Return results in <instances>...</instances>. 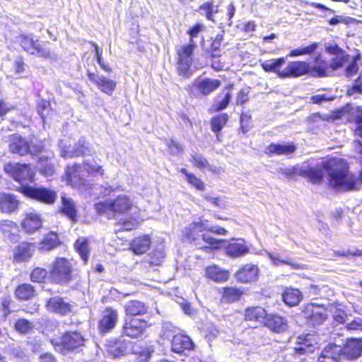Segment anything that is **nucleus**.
Instances as JSON below:
<instances>
[{
  "label": "nucleus",
  "instance_id": "obj_4",
  "mask_svg": "<svg viewBox=\"0 0 362 362\" xmlns=\"http://www.w3.org/2000/svg\"><path fill=\"white\" fill-rule=\"evenodd\" d=\"M134 205L127 196H118L114 201L106 200L95 204L98 214L111 219L116 214H124L134 209Z\"/></svg>",
  "mask_w": 362,
  "mask_h": 362
},
{
  "label": "nucleus",
  "instance_id": "obj_9",
  "mask_svg": "<svg viewBox=\"0 0 362 362\" xmlns=\"http://www.w3.org/2000/svg\"><path fill=\"white\" fill-rule=\"evenodd\" d=\"M18 38L19 45L28 54L44 59L51 57L50 50L42 45L38 39H34L33 35L22 33L18 35Z\"/></svg>",
  "mask_w": 362,
  "mask_h": 362
},
{
  "label": "nucleus",
  "instance_id": "obj_11",
  "mask_svg": "<svg viewBox=\"0 0 362 362\" xmlns=\"http://www.w3.org/2000/svg\"><path fill=\"white\" fill-rule=\"evenodd\" d=\"M8 149L10 152L20 156H23L28 153L33 154L34 152H42L43 151L42 146H38L35 150L32 149L30 142L24 137L17 134H11L8 136Z\"/></svg>",
  "mask_w": 362,
  "mask_h": 362
},
{
  "label": "nucleus",
  "instance_id": "obj_15",
  "mask_svg": "<svg viewBox=\"0 0 362 362\" xmlns=\"http://www.w3.org/2000/svg\"><path fill=\"white\" fill-rule=\"evenodd\" d=\"M88 79L94 83L103 93L112 95L117 87V82L105 76H99L97 74L87 71Z\"/></svg>",
  "mask_w": 362,
  "mask_h": 362
},
{
  "label": "nucleus",
  "instance_id": "obj_52",
  "mask_svg": "<svg viewBox=\"0 0 362 362\" xmlns=\"http://www.w3.org/2000/svg\"><path fill=\"white\" fill-rule=\"evenodd\" d=\"M240 126L243 133L247 132L252 127V116L247 112H241L240 115Z\"/></svg>",
  "mask_w": 362,
  "mask_h": 362
},
{
  "label": "nucleus",
  "instance_id": "obj_33",
  "mask_svg": "<svg viewBox=\"0 0 362 362\" xmlns=\"http://www.w3.org/2000/svg\"><path fill=\"white\" fill-rule=\"evenodd\" d=\"M206 276L214 281H225L228 279V272L216 265L209 266L206 269Z\"/></svg>",
  "mask_w": 362,
  "mask_h": 362
},
{
  "label": "nucleus",
  "instance_id": "obj_25",
  "mask_svg": "<svg viewBox=\"0 0 362 362\" xmlns=\"http://www.w3.org/2000/svg\"><path fill=\"white\" fill-rule=\"evenodd\" d=\"M341 347L336 344H329L322 351L317 362H337L341 355Z\"/></svg>",
  "mask_w": 362,
  "mask_h": 362
},
{
  "label": "nucleus",
  "instance_id": "obj_51",
  "mask_svg": "<svg viewBox=\"0 0 362 362\" xmlns=\"http://www.w3.org/2000/svg\"><path fill=\"white\" fill-rule=\"evenodd\" d=\"M83 168L89 175H103L102 167L96 163L95 160H86L83 163Z\"/></svg>",
  "mask_w": 362,
  "mask_h": 362
},
{
  "label": "nucleus",
  "instance_id": "obj_63",
  "mask_svg": "<svg viewBox=\"0 0 362 362\" xmlns=\"http://www.w3.org/2000/svg\"><path fill=\"white\" fill-rule=\"evenodd\" d=\"M249 100V90L246 88L240 89L236 95V105L245 104Z\"/></svg>",
  "mask_w": 362,
  "mask_h": 362
},
{
  "label": "nucleus",
  "instance_id": "obj_24",
  "mask_svg": "<svg viewBox=\"0 0 362 362\" xmlns=\"http://www.w3.org/2000/svg\"><path fill=\"white\" fill-rule=\"evenodd\" d=\"M259 273V268L254 264H245L236 273V278L238 281L247 283L257 279Z\"/></svg>",
  "mask_w": 362,
  "mask_h": 362
},
{
  "label": "nucleus",
  "instance_id": "obj_64",
  "mask_svg": "<svg viewBox=\"0 0 362 362\" xmlns=\"http://www.w3.org/2000/svg\"><path fill=\"white\" fill-rule=\"evenodd\" d=\"M358 71V66L355 61H351L344 70V74L346 77L351 78Z\"/></svg>",
  "mask_w": 362,
  "mask_h": 362
},
{
  "label": "nucleus",
  "instance_id": "obj_19",
  "mask_svg": "<svg viewBox=\"0 0 362 362\" xmlns=\"http://www.w3.org/2000/svg\"><path fill=\"white\" fill-rule=\"evenodd\" d=\"M118 320V314L116 310L107 308L102 313V319L99 323V329L102 332H107L113 329Z\"/></svg>",
  "mask_w": 362,
  "mask_h": 362
},
{
  "label": "nucleus",
  "instance_id": "obj_44",
  "mask_svg": "<svg viewBox=\"0 0 362 362\" xmlns=\"http://www.w3.org/2000/svg\"><path fill=\"white\" fill-rule=\"evenodd\" d=\"M194 165L204 173H211L218 175L222 172L220 167L209 164L208 160H194Z\"/></svg>",
  "mask_w": 362,
  "mask_h": 362
},
{
  "label": "nucleus",
  "instance_id": "obj_56",
  "mask_svg": "<svg viewBox=\"0 0 362 362\" xmlns=\"http://www.w3.org/2000/svg\"><path fill=\"white\" fill-rule=\"evenodd\" d=\"M37 110L39 115L40 116L43 122L45 123L46 119V115L45 114V112L46 110H51L50 102L49 100L44 99L41 100L37 105Z\"/></svg>",
  "mask_w": 362,
  "mask_h": 362
},
{
  "label": "nucleus",
  "instance_id": "obj_42",
  "mask_svg": "<svg viewBox=\"0 0 362 362\" xmlns=\"http://www.w3.org/2000/svg\"><path fill=\"white\" fill-rule=\"evenodd\" d=\"M180 172L185 175V180L194 188L199 191H204L205 184L204 182L196 177L194 174L189 173L186 169L182 168Z\"/></svg>",
  "mask_w": 362,
  "mask_h": 362
},
{
  "label": "nucleus",
  "instance_id": "obj_10",
  "mask_svg": "<svg viewBox=\"0 0 362 362\" xmlns=\"http://www.w3.org/2000/svg\"><path fill=\"white\" fill-rule=\"evenodd\" d=\"M18 190L27 197L47 204H53L57 198L54 191L45 187H35L23 184Z\"/></svg>",
  "mask_w": 362,
  "mask_h": 362
},
{
  "label": "nucleus",
  "instance_id": "obj_16",
  "mask_svg": "<svg viewBox=\"0 0 362 362\" xmlns=\"http://www.w3.org/2000/svg\"><path fill=\"white\" fill-rule=\"evenodd\" d=\"M46 308L50 313L66 315L71 312L72 305L60 296H54L46 302Z\"/></svg>",
  "mask_w": 362,
  "mask_h": 362
},
{
  "label": "nucleus",
  "instance_id": "obj_29",
  "mask_svg": "<svg viewBox=\"0 0 362 362\" xmlns=\"http://www.w3.org/2000/svg\"><path fill=\"white\" fill-rule=\"evenodd\" d=\"M61 211L72 222H76L77 221L76 206L71 198L62 196Z\"/></svg>",
  "mask_w": 362,
  "mask_h": 362
},
{
  "label": "nucleus",
  "instance_id": "obj_47",
  "mask_svg": "<svg viewBox=\"0 0 362 362\" xmlns=\"http://www.w3.org/2000/svg\"><path fill=\"white\" fill-rule=\"evenodd\" d=\"M35 291L30 284H22L18 286L16 290V296L21 300H28L34 296Z\"/></svg>",
  "mask_w": 362,
  "mask_h": 362
},
{
  "label": "nucleus",
  "instance_id": "obj_5",
  "mask_svg": "<svg viewBox=\"0 0 362 362\" xmlns=\"http://www.w3.org/2000/svg\"><path fill=\"white\" fill-rule=\"evenodd\" d=\"M52 281L58 284H66L74 277L75 270L71 262L64 257H57L49 265Z\"/></svg>",
  "mask_w": 362,
  "mask_h": 362
},
{
  "label": "nucleus",
  "instance_id": "obj_50",
  "mask_svg": "<svg viewBox=\"0 0 362 362\" xmlns=\"http://www.w3.org/2000/svg\"><path fill=\"white\" fill-rule=\"evenodd\" d=\"M317 44L316 42H313L308 46L300 47L296 49H291L288 56L291 57H295L302 55L310 54L317 49Z\"/></svg>",
  "mask_w": 362,
  "mask_h": 362
},
{
  "label": "nucleus",
  "instance_id": "obj_2",
  "mask_svg": "<svg viewBox=\"0 0 362 362\" xmlns=\"http://www.w3.org/2000/svg\"><path fill=\"white\" fill-rule=\"evenodd\" d=\"M204 30V25L199 23H195L187 31L189 35V43L180 46L176 50L175 68L176 72L180 76L188 78L192 74L193 56L197 47L193 39L198 36L199 33Z\"/></svg>",
  "mask_w": 362,
  "mask_h": 362
},
{
  "label": "nucleus",
  "instance_id": "obj_13",
  "mask_svg": "<svg viewBox=\"0 0 362 362\" xmlns=\"http://www.w3.org/2000/svg\"><path fill=\"white\" fill-rule=\"evenodd\" d=\"M6 173H9L15 180L19 182L26 181L33 182L34 180L35 173L33 170L25 164L15 165L7 164L5 167Z\"/></svg>",
  "mask_w": 362,
  "mask_h": 362
},
{
  "label": "nucleus",
  "instance_id": "obj_7",
  "mask_svg": "<svg viewBox=\"0 0 362 362\" xmlns=\"http://www.w3.org/2000/svg\"><path fill=\"white\" fill-rule=\"evenodd\" d=\"M286 63L284 57H279L272 61L266 60L260 62L262 69L268 73H274L280 78H296V61H291L283 70L281 67Z\"/></svg>",
  "mask_w": 362,
  "mask_h": 362
},
{
  "label": "nucleus",
  "instance_id": "obj_46",
  "mask_svg": "<svg viewBox=\"0 0 362 362\" xmlns=\"http://www.w3.org/2000/svg\"><path fill=\"white\" fill-rule=\"evenodd\" d=\"M90 43L94 47V57L100 67L107 73H111L112 71V69L108 63L103 61L102 50L95 42H90Z\"/></svg>",
  "mask_w": 362,
  "mask_h": 362
},
{
  "label": "nucleus",
  "instance_id": "obj_23",
  "mask_svg": "<svg viewBox=\"0 0 362 362\" xmlns=\"http://www.w3.org/2000/svg\"><path fill=\"white\" fill-rule=\"evenodd\" d=\"M264 325L276 333L284 332L288 329L287 320L277 315H267Z\"/></svg>",
  "mask_w": 362,
  "mask_h": 362
},
{
  "label": "nucleus",
  "instance_id": "obj_17",
  "mask_svg": "<svg viewBox=\"0 0 362 362\" xmlns=\"http://www.w3.org/2000/svg\"><path fill=\"white\" fill-rule=\"evenodd\" d=\"M317 343L315 336L306 334L299 336L295 346L296 354H307L315 351L317 349Z\"/></svg>",
  "mask_w": 362,
  "mask_h": 362
},
{
  "label": "nucleus",
  "instance_id": "obj_6",
  "mask_svg": "<svg viewBox=\"0 0 362 362\" xmlns=\"http://www.w3.org/2000/svg\"><path fill=\"white\" fill-rule=\"evenodd\" d=\"M50 342L57 351L62 354H66L68 351L78 350L83 346L84 345L85 339L81 332L69 331L64 334L59 341L55 339H51Z\"/></svg>",
  "mask_w": 362,
  "mask_h": 362
},
{
  "label": "nucleus",
  "instance_id": "obj_28",
  "mask_svg": "<svg viewBox=\"0 0 362 362\" xmlns=\"http://www.w3.org/2000/svg\"><path fill=\"white\" fill-rule=\"evenodd\" d=\"M19 205V201L16 196L11 194H1L0 195V209L4 213L15 211Z\"/></svg>",
  "mask_w": 362,
  "mask_h": 362
},
{
  "label": "nucleus",
  "instance_id": "obj_35",
  "mask_svg": "<svg viewBox=\"0 0 362 362\" xmlns=\"http://www.w3.org/2000/svg\"><path fill=\"white\" fill-rule=\"evenodd\" d=\"M267 314L261 307H253L246 309L245 317L247 320L259 322L264 325Z\"/></svg>",
  "mask_w": 362,
  "mask_h": 362
},
{
  "label": "nucleus",
  "instance_id": "obj_57",
  "mask_svg": "<svg viewBox=\"0 0 362 362\" xmlns=\"http://www.w3.org/2000/svg\"><path fill=\"white\" fill-rule=\"evenodd\" d=\"M362 94V77L359 75L355 80V84L349 87L346 90L347 95H353L354 94Z\"/></svg>",
  "mask_w": 362,
  "mask_h": 362
},
{
  "label": "nucleus",
  "instance_id": "obj_39",
  "mask_svg": "<svg viewBox=\"0 0 362 362\" xmlns=\"http://www.w3.org/2000/svg\"><path fill=\"white\" fill-rule=\"evenodd\" d=\"M346 122L356 126L362 125V105L351 107L348 110Z\"/></svg>",
  "mask_w": 362,
  "mask_h": 362
},
{
  "label": "nucleus",
  "instance_id": "obj_3",
  "mask_svg": "<svg viewBox=\"0 0 362 362\" xmlns=\"http://www.w3.org/2000/svg\"><path fill=\"white\" fill-rule=\"evenodd\" d=\"M81 167L69 166L66 171V182L72 187L77 189L82 194L99 197L107 196L112 189L104 188L103 186L90 185L86 180L81 177Z\"/></svg>",
  "mask_w": 362,
  "mask_h": 362
},
{
  "label": "nucleus",
  "instance_id": "obj_14",
  "mask_svg": "<svg viewBox=\"0 0 362 362\" xmlns=\"http://www.w3.org/2000/svg\"><path fill=\"white\" fill-rule=\"evenodd\" d=\"M225 252L231 258H239L252 252L244 239L238 238L228 241L225 247Z\"/></svg>",
  "mask_w": 362,
  "mask_h": 362
},
{
  "label": "nucleus",
  "instance_id": "obj_37",
  "mask_svg": "<svg viewBox=\"0 0 362 362\" xmlns=\"http://www.w3.org/2000/svg\"><path fill=\"white\" fill-rule=\"evenodd\" d=\"M124 310L127 315L135 316L145 314L147 307L141 301L131 300L124 305Z\"/></svg>",
  "mask_w": 362,
  "mask_h": 362
},
{
  "label": "nucleus",
  "instance_id": "obj_45",
  "mask_svg": "<svg viewBox=\"0 0 362 362\" xmlns=\"http://www.w3.org/2000/svg\"><path fill=\"white\" fill-rule=\"evenodd\" d=\"M125 350L124 344L120 341H117L109 343L107 352L113 358H119L124 354Z\"/></svg>",
  "mask_w": 362,
  "mask_h": 362
},
{
  "label": "nucleus",
  "instance_id": "obj_53",
  "mask_svg": "<svg viewBox=\"0 0 362 362\" xmlns=\"http://www.w3.org/2000/svg\"><path fill=\"white\" fill-rule=\"evenodd\" d=\"M33 328V325L27 320L20 319L15 324V329L17 332L26 334Z\"/></svg>",
  "mask_w": 362,
  "mask_h": 362
},
{
  "label": "nucleus",
  "instance_id": "obj_27",
  "mask_svg": "<svg viewBox=\"0 0 362 362\" xmlns=\"http://www.w3.org/2000/svg\"><path fill=\"white\" fill-rule=\"evenodd\" d=\"M221 84L218 79L205 78L194 84V86L203 95H207L216 90Z\"/></svg>",
  "mask_w": 362,
  "mask_h": 362
},
{
  "label": "nucleus",
  "instance_id": "obj_43",
  "mask_svg": "<svg viewBox=\"0 0 362 362\" xmlns=\"http://www.w3.org/2000/svg\"><path fill=\"white\" fill-rule=\"evenodd\" d=\"M75 248L83 262H86L88 259L89 254L88 240L85 238H78L75 243Z\"/></svg>",
  "mask_w": 362,
  "mask_h": 362
},
{
  "label": "nucleus",
  "instance_id": "obj_40",
  "mask_svg": "<svg viewBox=\"0 0 362 362\" xmlns=\"http://www.w3.org/2000/svg\"><path fill=\"white\" fill-rule=\"evenodd\" d=\"M59 239L56 233H49L46 235L39 245L42 251H49L55 248L59 245Z\"/></svg>",
  "mask_w": 362,
  "mask_h": 362
},
{
  "label": "nucleus",
  "instance_id": "obj_22",
  "mask_svg": "<svg viewBox=\"0 0 362 362\" xmlns=\"http://www.w3.org/2000/svg\"><path fill=\"white\" fill-rule=\"evenodd\" d=\"M42 219L41 216L36 211L26 213L23 221L22 226L28 233H31L41 228Z\"/></svg>",
  "mask_w": 362,
  "mask_h": 362
},
{
  "label": "nucleus",
  "instance_id": "obj_8",
  "mask_svg": "<svg viewBox=\"0 0 362 362\" xmlns=\"http://www.w3.org/2000/svg\"><path fill=\"white\" fill-rule=\"evenodd\" d=\"M315 64L310 66L305 61H296V78L309 74L314 77H325L327 76V63L321 58L320 55L315 58Z\"/></svg>",
  "mask_w": 362,
  "mask_h": 362
},
{
  "label": "nucleus",
  "instance_id": "obj_1",
  "mask_svg": "<svg viewBox=\"0 0 362 362\" xmlns=\"http://www.w3.org/2000/svg\"><path fill=\"white\" fill-rule=\"evenodd\" d=\"M207 232L218 235L227 233L225 228L218 226H210L208 221L200 220L194 221L186 226L182 230V236L187 241L194 244L199 249L207 250L219 248L224 240L216 239Z\"/></svg>",
  "mask_w": 362,
  "mask_h": 362
},
{
  "label": "nucleus",
  "instance_id": "obj_41",
  "mask_svg": "<svg viewBox=\"0 0 362 362\" xmlns=\"http://www.w3.org/2000/svg\"><path fill=\"white\" fill-rule=\"evenodd\" d=\"M223 40V35L221 33L217 34L211 42L209 47V57L211 58H218L222 54L221 52V47Z\"/></svg>",
  "mask_w": 362,
  "mask_h": 362
},
{
  "label": "nucleus",
  "instance_id": "obj_61",
  "mask_svg": "<svg viewBox=\"0 0 362 362\" xmlns=\"http://www.w3.org/2000/svg\"><path fill=\"white\" fill-rule=\"evenodd\" d=\"M137 221L134 219L131 221H125L122 223H117L115 228V232L120 230H130L137 226Z\"/></svg>",
  "mask_w": 362,
  "mask_h": 362
},
{
  "label": "nucleus",
  "instance_id": "obj_21",
  "mask_svg": "<svg viewBox=\"0 0 362 362\" xmlns=\"http://www.w3.org/2000/svg\"><path fill=\"white\" fill-rule=\"evenodd\" d=\"M194 347L192 339L185 334H176L171 342V349L173 352L180 354L189 351Z\"/></svg>",
  "mask_w": 362,
  "mask_h": 362
},
{
  "label": "nucleus",
  "instance_id": "obj_36",
  "mask_svg": "<svg viewBox=\"0 0 362 362\" xmlns=\"http://www.w3.org/2000/svg\"><path fill=\"white\" fill-rule=\"evenodd\" d=\"M284 303L289 306H295L298 305L303 299L301 292L296 288H287L283 295Z\"/></svg>",
  "mask_w": 362,
  "mask_h": 362
},
{
  "label": "nucleus",
  "instance_id": "obj_60",
  "mask_svg": "<svg viewBox=\"0 0 362 362\" xmlns=\"http://www.w3.org/2000/svg\"><path fill=\"white\" fill-rule=\"evenodd\" d=\"M165 257V254L163 250H156L149 255V262L151 264H160Z\"/></svg>",
  "mask_w": 362,
  "mask_h": 362
},
{
  "label": "nucleus",
  "instance_id": "obj_34",
  "mask_svg": "<svg viewBox=\"0 0 362 362\" xmlns=\"http://www.w3.org/2000/svg\"><path fill=\"white\" fill-rule=\"evenodd\" d=\"M33 245L30 243H21L14 252V258L18 262H23L30 259L33 254Z\"/></svg>",
  "mask_w": 362,
  "mask_h": 362
},
{
  "label": "nucleus",
  "instance_id": "obj_48",
  "mask_svg": "<svg viewBox=\"0 0 362 362\" xmlns=\"http://www.w3.org/2000/svg\"><path fill=\"white\" fill-rule=\"evenodd\" d=\"M243 291L234 287L225 288L223 292V300L227 302H234L240 299Z\"/></svg>",
  "mask_w": 362,
  "mask_h": 362
},
{
  "label": "nucleus",
  "instance_id": "obj_55",
  "mask_svg": "<svg viewBox=\"0 0 362 362\" xmlns=\"http://www.w3.org/2000/svg\"><path fill=\"white\" fill-rule=\"evenodd\" d=\"M37 168L40 173L46 177L51 176L54 173V168L48 163V160H40Z\"/></svg>",
  "mask_w": 362,
  "mask_h": 362
},
{
  "label": "nucleus",
  "instance_id": "obj_54",
  "mask_svg": "<svg viewBox=\"0 0 362 362\" xmlns=\"http://www.w3.org/2000/svg\"><path fill=\"white\" fill-rule=\"evenodd\" d=\"M349 108V105H346V106L340 108L334 109L331 111L330 114L325 118V120H337L341 119L345 114L348 115V110Z\"/></svg>",
  "mask_w": 362,
  "mask_h": 362
},
{
  "label": "nucleus",
  "instance_id": "obj_62",
  "mask_svg": "<svg viewBox=\"0 0 362 362\" xmlns=\"http://www.w3.org/2000/svg\"><path fill=\"white\" fill-rule=\"evenodd\" d=\"M165 144L172 153L179 155L183 151L182 145L173 139H168Z\"/></svg>",
  "mask_w": 362,
  "mask_h": 362
},
{
  "label": "nucleus",
  "instance_id": "obj_12",
  "mask_svg": "<svg viewBox=\"0 0 362 362\" xmlns=\"http://www.w3.org/2000/svg\"><path fill=\"white\" fill-rule=\"evenodd\" d=\"M148 327V322L144 320L127 318L123 325L122 333L129 337L136 339L141 337Z\"/></svg>",
  "mask_w": 362,
  "mask_h": 362
},
{
  "label": "nucleus",
  "instance_id": "obj_20",
  "mask_svg": "<svg viewBox=\"0 0 362 362\" xmlns=\"http://www.w3.org/2000/svg\"><path fill=\"white\" fill-rule=\"evenodd\" d=\"M303 314L305 317L309 319L314 325L322 323L327 318L324 308L314 304L307 305Z\"/></svg>",
  "mask_w": 362,
  "mask_h": 362
},
{
  "label": "nucleus",
  "instance_id": "obj_59",
  "mask_svg": "<svg viewBox=\"0 0 362 362\" xmlns=\"http://www.w3.org/2000/svg\"><path fill=\"white\" fill-rule=\"evenodd\" d=\"M230 99L231 94L230 93H226L223 98L221 100L214 103V111L220 112L226 109L228 106Z\"/></svg>",
  "mask_w": 362,
  "mask_h": 362
},
{
  "label": "nucleus",
  "instance_id": "obj_32",
  "mask_svg": "<svg viewBox=\"0 0 362 362\" xmlns=\"http://www.w3.org/2000/svg\"><path fill=\"white\" fill-rule=\"evenodd\" d=\"M229 121V116L227 113H221L213 116L210 120L211 131L216 134L218 139L220 132L227 125Z\"/></svg>",
  "mask_w": 362,
  "mask_h": 362
},
{
  "label": "nucleus",
  "instance_id": "obj_31",
  "mask_svg": "<svg viewBox=\"0 0 362 362\" xmlns=\"http://www.w3.org/2000/svg\"><path fill=\"white\" fill-rule=\"evenodd\" d=\"M267 257L272 262L274 266H280L281 264H286L291 267L292 269H299L303 268V265L296 262L293 259L289 257H283L278 253H272L266 252Z\"/></svg>",
  "mask_w": 362,
  "mask_h": 362
},
{
  "label": "nucleus",
  "instance_id": "obj_49",
  "mask_svg": "<svg viewBox=\"0 0 362 362\" xmlns=\"http://www.w3.org/2000/svg\"><path fill=\"white\" fill-rule=\"evenodd\" d=\"M0 226L5 235L11 236L12 240L15 239L18 232V226L15 223L11 221L5 220L1 223Z\"/></svg>",
  "mask_w": 362,
  "mask_h": 362
},
{
  "label": "nucleus",
  "instance_id": "obj_30",
  "mask_svg": "<svg viewBox=\"0 0 362 362\" xmlns=\"http://www.w3.org/2000/svg\"><path fill=\"white\" fill-rule=\"evenodd\" d=\"M151 245V239L148 235H144L134 239L130 244V249L134 254L145 253Z\"/></svg>",
  "mask_w": 362,
  "mask_h": 362
},
{
  "label": "nucleus",
  "instance_id": "obj_26",
  "mask_svg": "<svg viewBox=\"0 0 362 362\" xmlns=\"http://www.w3.org/2000/svg\"><path fill=\"white\" fill-rule=\"evenodd\" d=\"M341 350V354L348 358H356L362 352V339H351L348 340Z\"/></svg>",
  "mask_w": 362,
  "mask_h": 362
},
{
  "label": "nucleus",
  "instance_id": "obj_38",
  "mask_svg": "<svg viewBox=\"0 0 362 362\" xmlns=\"http://www.w3.org/2000/svg\"><path fill=\"white\" fill-rule=\"evenodd\" d=\"M203 11L206 18L214 22V15L218 12V6L214 5L212 0L207 1L202 4L197 8V11Z\"/></svg>",
  "mask_w": 362,
  "mask_h": 362
},
{
  "label": "nucleus",
  "instance_id": "obj_58",
  "mask_svg": "<svg viewBox=\"0 0 362 362\" xmlns=\"http://www.w3.org/2000/svg\"><path fill=\"white\" fill-rule=\"evenodd\" d=\"M47 275L46 269L42 268H35L30 274V278L33 281L42 282Z\"/></svg>",
  "mask_w": 362,
  "mask_h": 362
},
{
  "label": "nucleus",
  "instance_id": "obj_18",
  "mask_svg": "<svg viewBox=\"0 0 362 362\" xmlns=\"http://www.w3.org/2000/svg\"><path fill=\"white\" fill-rule=\"evenodd\" d=\"M296 149L297 146L293 142L271 143L266 147L265 153L269 156H288L293 153Z\"/></svg>",
  "mask_w": 362,
  "mask_h": 362
}]
</instances>
